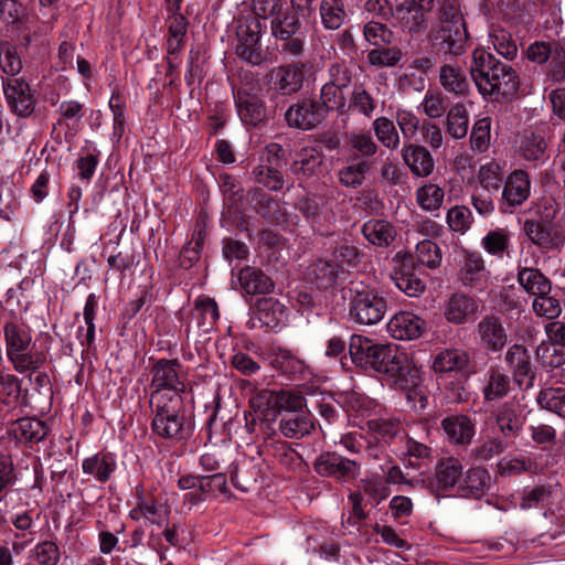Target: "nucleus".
<instances>
[{"label":"nucleus","mask_w":565,"mask_h":565,"mask_svg":"<svg viewBox=\"0 0 565 565\" xmlns=\"http://www.w3.org/2000/svg\"><path fill=\"white\" fill-rule=\"evenodd\" d=\"M479 347L488 353L501 352L508 343L509 335L500 316L484 315L475 327Z\"/></svg>","instance_id":"13"},{"label":"nucleus","mask_w":565,"mask_h":565,"mask_svg":"<svg viewBox=\"0 0 565 565\" xmlns=\"http://www.w3.org/2000/svg\"><path fill=\"white\" fill-rule=\"evenodd\" d=\"M523 231L529 241L544 254L558 253L565 245V227L561 223L525 221Z\"/></svg>","instance_id":"11"},{"label":"nucleus","mask_w":565,"mask_h":565,"mask_svg":"<svg viewBox=\"0 0 565 565\" xmlns=\"http://www.w3.org/2000/svg\"><path fill=\"white\" fill-rule=\"evenodd\" d=\"M469 364V354L462 349H445L433 361L436 373H449L465 370Z\"/></svg>","instance_id":"41"},{"label":"nucleus","mask_w":565,"mask_h":565,"mask_svg":"<svg viewBox=\"0 0 565 565\" xmlns=\"http://www.w3.org/2000/svg\"><path fill=\"white\" fill-rule=\"evenodd\" d=\"M154 397V401H149L152 412V433L168 440L188 439L191 436L192 426L182 396L173 395L172 398H162L156 395Z\"/></svg>","instance_id":"3"},{"label":"nucleus","mask_w":565,"mask_h":565,"mask_svg":"<svg viewBox=\"0 0 565 565\" xmlns=\"http://www.w3.org/2000/svg\"><path fill=\"white\" fill-rule=\"evenodd\" d=\"M269 81L274 89L285 96L298 93L305 83V64L290 63L273 68Z\"/></svg>","instance_id":"22"},{"label":"nucleus","mask_w":565,"mask_h":565,"mask_svg":"<svg viewBox=\"0 0 565 565\" xmlns=\"http://www.w3.org/2000/svg\"><path fill=\"white\" fill-rule=\"evenodd\" d=\"M233 97L237 115L245 126L258 127L269 119L263 86L252 72L241 75L239 84L233 88Z\"/></svg>","instance_id":"5"},{"label":"nucleus","mask_w":565,"mask_h":565,"mask_svg":"<svg viewBox=\"0 0 565 565\" xmlns=\"http://www.w3.org/2000/svg\"><path fill=\"white\" fill-rule=\"evenodd\" d=\"M238 281L244 292L250 296L267 295L275 288V284L268 275L252 266H245L239 270Z\"/></svg>","instance_id":"34"},{"label":"nucleus","mask_w":565,"mask_h":565,"mask_svg":"<svg viewBox=\"0 0 565 565\" xmlns=\"http://www.w3.org/2000/svg\"><path fill=\"white\" fill-rule=\"evenodd\" d=\"M387 344L375 343L373 340L353 334L349 343V353L352 362L364 370L379 372Z\"/></svg>","instance_id":"16"},{"label":"nucleus","mask_w":565,"mask_h":565,"mask_svg":"<svg viewBox=\"0 0 565 565\" xmlns=\"http://www.w3.org/2000/svg\"><path fill=\"white\" fill-rule=\"evenodd\" d=\"M516 281L519 286L530 296L550 295L552 290L551 279L539 268L521 262L516 267Z\"/></svg>","instance_id":"27"},{"label":"nucleus","mask_w":565,"mask_h":565,"mask_svg":"<svg viewBox=\"0 0 565 565\" xmlns=\"http://www.w3.org/2000/svg\"><path fill=\"white\" fill-rule=\"evenodd\" d=\"M494 51L505 60L512 61L518 54V45L510 32L494 30L490 35Z\"/></svg>","instance_id":"62"},{"label":"nucleus","mask_w":565,"mask_h":565,"mask_svg":"<svg viewBox=\"0 0 565 565\" xmlns=\"http://www.w3.org/2000/svg\"><path fill=\"white\" fill-rule=\"evenodd\" d=\"M371 168L372 162L370 160H360L348 164L339 170V182L345 188L356 189L363 184Z\"/></svg>","instance_id":"50"},{"label":"nucleus","mask_w":565,"mask_h":565,"mask_svg":"<svg viewBox=\"0 0 565 565\" xmlns=\"http://www.w3.org/2000/svg\"><path fill=\"white\" fill-rule=\"evenodd\" d=\"M441 427L450 443L456 445H468L471 443L476 425L466 415L446 417L441 420Z\"/></svg>","instance_id":"35"},{"label":"nucleus","mask_w":565,"mask_h":565,"mask_svg":"<svg viewBox=\"0 0 565 565\" xmlns=\"http://www.w3.org/2000/svg\"><path fill=\"white\" fill-rule=\"evenodd\" d=\"M531 193V180L529 173L522 169L512 171L502 188L499 200V209L502 213L511 214L514 210L527 201Z\"/></svg>","instance_id":"15"},{"label":"nucleus","mask_w":565,"mask_h":565,"mask_svg":"<svg viewBox=\"0 0 565 565\" xmlns=\"http://www.w3.org/2000/svg\"><path fill=\"white\" fill-rule=\"evenodd\" d=\"M403 57V52L396 46L373 49L367 53L369 64L377 67H394Z\"/></svg>","instance_id":"59"},{"label":"nucleus","mask_w":565,"mask_h":565,"mask_svg":"<svg viewBox=\"0 0 565 565\" xmlns=\"http://www.w3.org/2000/svg\"><path fill=\"white\" fill-rule=\"evenodd\" d=\"M116 468V458L111 452H97L82 462L83 471L103 483L110 479Z\"/></svg>","instance_id":"39"},{"label":"nucleus","mask_w":565,"mask_h":565,"mask_svg":"<svg viewBox=\"0 0 565 565\" xmlns=\"http://www.w3.org/2000/svg\"><path fill=\"white\" fill-rule=\"evenodd\" d=\"M267 396V404L277 409L279 415L286 412H303L306 399L302 392L298 390H279L263 393Z\"/></svg>","instance_id":"36"},{"label":"nucleus","mask_w":565,"mask_h":565,"mask_svg":"<svg viewBox=\"0 0 565 565\" xmlns=\"http://www.w3.org/2000/svg\"><path fill=\"white\" fill-rule=\"evenodd\" d=\"M495 74L497 76H494L483 97L495 102L514 97L520 88V77L516 70L504 63Z\"/></svg>","instance_id":"25"},{"label":"nucleus","mask_w":565,"mask_h":565,"mask_svg":"<svg viewBox=\"0 0 565 565\" xmlns=\"http://www.w3.org/2000/svg\"><path fill=\"white\" fill-rule=\"evenodd\" d=\"M415 258L417 265L425 266L429 269H436L441 264L443 254L435 242L430 239H423L416 244Z\"/></svg>","instance_id":"54"},{"label":"nucleus","mask_w":565,"mask_h":565,"mask_svg":"<svg viewBox=\"0 0 565 565\" xmlns=\"http://www.w3.org/2000/svg\"><path fill=\"white\" fill-rule=\"evenodd\" d=\"M365 429L377 441L391 444L396 437L403 433L401 422L386 418L370 419L365 423Z\"/></svg>","instance_id":"48"},{"label":"nucleus","mask_w":565,"mask_h":565,"mask_svg":"<svg viewBox=\"0 0 565 565\" xmlns=\"http://www.w3.org/2000/svg\"><path fill=\"white\" fill-rule=\"evenodd\" d=\"M49 433L45 423L34 417H24L15 422L13 434L18 441L36 444L43 440Z\"/></svg>","instance_id":"42"},{"label":"nucleus","mask_w":565,"mask_h":565,"mask_svg":"<svg viewBox=\"0 0 565 565\" xmlns=\"http://www.w3.org/2000/svg\"><path fill=\"white\" fill-rule=\"evenodd\" d=\"M2 89L10 110L19 117L34 113L36 98L28 82L21 77H2Z\"/></svg>","instance_id":"14"},{"label":"nucleus","mask_w":565,"mask_h":565,"mask_svg":"<svg viewBox=\"0 0 565 565\" xmlns=\"http://www.w3.org/2000/svg\"><path fill=\"white\" fill-rule=\"evenodd\" d=\"M468 33L458 6L445 1L438 10V22L428 32V39L437 54L445 57L463 53Z\"/></svg>","instance_id":"2"},{"label":"nucleus","mask_w":565,"mask_h":565,"mask_svg":"<svg viewBox=\"0 0 565 565\" xmlns=\"http://www.w3.org/2000/svg\"><path fill=\"white\" fill-rule=\"evenodd\" d=\"M444 190L434 183H427L417 189L416 201L426 211L438 210L444 202Z\"/></svg>","instance_id":"56"},{"label":"nucleus","mask_w":565,"mask_h":565,"mask_svg":"<svg viewBox=\"0 0 565 565\" xmlns=\"http://www.w3.org/2000/svg\"><path fill=\"white\" fill-rule=\"evenodd\" d=\"M270 35L274 39V50L286 57H299L305 52L306 35L300 18L284 9L270 20Z\"/></svg>","instance_id":"6"},{"label":"nucleus","mask_w":565,"mask_h":565,"mask_svg":"<svg viewBox=\"0 0 565 565\" xmlns=\"http://www.w3.org/2000/svg\"><path fill=\"white\" fill-rule=\"evenodd\" d=\"M504 361L519 383L525 377L531 381L534 379L535 372L531 363V356L524 345H511L505 352Z\"/></svg>","instance_id":"37"},{"label":"nucleus","mask_w":565,"mask_h":565,"mask_svg":"<svg viewBox=\"0 0 565 565\" xmlns=\"http://www.w3.org/2000/svg\"><path fill=\"white\" fill-rule=\"evenodd\" d=\"M372 129L379 142L388 150H396L401 146L399 134L387 117H377L372 122Z\"/></svg>","instance_id":"51"},{"label":"nucleus","mask_w":565,"mask_h":565,"mask_svg":"<svg viewBox=\"0 0 565 565\" xmlns=\"http://www.w3.org/2000/svg\"><path fill=\"white\" fill-rule=\"evenodd\" d=\"M236 56L250 66H262L271 62V52L262 45V25L252 21L237 29Z\"/></svg>","instance_id":"7"},{"label":"nucleus","mask_w":565,"mask_h":565,"mask_svg":"<svg viewBox=\"0 0 565 565\" xmlns=\"http://www.w3.org/2000/svg\"><path fill=\"white\" fill-rule=\"evenodd\" d=\"M401 156L411 172L418 178H425L433 173L435 160L427 148L416 143H405Z\"/></svg>","instance_id":"29"},{"label":"nucleus","mask_w":565,"mask_h":565,"mask_svg":"<svg viewBox=\"0 0 565 565\" xmlns=\"http://www.w3.org/2000/svg\"><path fill=\"white\" fill-rule=\"evenodd\" d=\"M327 198L320 194H308L301 198L298 203V210L303 216L310 220L312 223L320 221L322 210L327 205Z\"/></svg>","instance_id":"61"},{"label":"nucleus","mask_w":565,"mask_h":565,"mask_svg":"<svg viewBox=\"0 0 565 565\" xmlns=\"http://www.w3.org/2000/svg\"><path fill=\"white\" fill-rule=\"evenodd\" d=\"M340 273V265L333 259H319L309 267V277L319 289L332 287Z\"/></svg>","instance_id":"47"},{"label":"nucleus","mask_w":565,"mask_h":565,"mask_svg":"<svg viewBox=\"0 0 565 565\" xmlns=\"http://www.w3.org/2000/svg\"><path fill=\"white\" fill-rule=\"evenodd\" d=\"M478 312V300L460 291L451 294L443 305V316L445 320L456 326L473 321Z\"/></svg>","instance_id":"20"},{"label":"nucleus","mask_w":565,"mask_h":565,"mask_svg":"<svg viewBox=\"0 0 565 565\" xmlns=\"http://www.w3.org/2000/svg\"><path fill=\"white\" fill-rule=\"evenodd\" d=\"M319 13L321 23L327 30H338L347 17L342 0H321Z\"/></svg>","instance_id":"49"},{"label":"nucleus","mask_w":565,"mask_h":565,"mask_svg":"<svg viewBox=\"0 0 565 565\" xmlns=\"http://www.w3.org/2000/svg\"><path fill=\"white\" fill-rule=\"evenodd\" d=\"M218 318V307L213 298L200 296L195 300L192 310V319L196 321L199 329H202L203 332H207L213 328Z\"/></svg>","instance_id":"43"},{"label":"nucleus","mask_w":565,"mask_h":565,"mask_svg":"<svg viewBox=\"0 0 565 565\" xmlns=\"http://www.w3.org/2000/svg\"><path fill=\"white\" fill-rule=\"evenodd\" d=\"M349 301V318L361 326L379 323L387 311L386 299L374 288L362 281L352 282L342 290Z\"/></svg>","instance_id":"4"},{"label":"nucleus","mask_w":565,"mask_h":565,"mask_svg":"<svg viewBox=\"0 0 565 565\" xmlns=\"http://www.w3.org/2000/svg\"><path fill=\"white\" fill-rule=\"evenodd\" d=\"M348 142L352 150L365 158L364 160L375 156L379 150V146L369 132H352Z\"/></svg>","instance_id":"64"},{"label":"nucleus","mask_w":565,"mask_h":565,"mask_svg":"<svg viewBox=\"0 0 565 565\" xmlns=\"http://www.w3.org/2000/svg\"><path fill=\"white\" fill-rule=\"evenodd\" d=\"M546 139L547 128L545 125L525 131L520 145V151L524 159L533 162H544L548 158Z\"/></svg>","instance_id":"30"},{"label":"nucleus","mask_w":565,"mask_h":565,"mask_svg":"<svg viewBox=\"0 0 565 565\" xmlns=\"http://www.w3.org/2000/svg\"><path fill=\"white\" fill-rule=\"evenodd\" d=\"M491 139V118L483 117L478 119L471 129L470 146L473 151L479 153L489 149Z\"/></svg>","instance_id":"57"},{"label":"nucleus","mask_w":565,"mask_h":565,"mask_svg":"<svg viewBox=\"0 0 565 565\" xmlns=\"http://www.w3.org/2000/svg\"><path fill=\"white\" fill-rule=\"evenodd\" d=\"M458 277L465 287L481 288L487 280L483 258L478 253L465 252Z\"/></svg>","instance_id":"31"},{"label":"nucleus","mask_w":565,"mask_h":565,"mask_svg":"<svg viewBox=\"0 0 565 565\" xmlns=\"http://www.w3.org/2000/svg\"><path fill=\"white\" fill-rule=\"evenodd\" d=\"M181 364L177 359H159L151 367L150 399L154 396L162 398H172V396H182L185 385L180 379L179 372Z\"/></svg>","instance_id":"8"},{"label":"nucleus","mask_w":565,"mask_h":565,"mask_svg":"<svg viewBox=\"0 0 565 565\" xmlns=\"http://www.w3.org/2000/svg\"><path fill=\"white\" fill-rule=\"evenodd\" d=\"M326 117L324 108L319 106V100L312 98H305L291 105L285 114L287 124L301 130L315 129Z\"/></svg>","instance_id":"19"},{"label":"nucleus","mask_w":565,"mask_h":565,"mask_svg":"<svg viewBox=\"0 0 565 565\" xmlns=\"http://www.w3.org/2000/svg\"><path fill=\"white\" fill-rule=\"evenodd\" d=\"M469 117L462 104L452 106L446 119L447 132L455 139H462L468 134Z\"/></svg>","instance_id":"53"},{"label":"nucleus","mask_w":565,"mask_h":565,"mask_svg":"<svg viewBox=\"0 0 565 565\" xmlns=\"http://www.w3.org/2000/svg\"><path fill=\"white\" fill-rule=\"evenodd\" d=\"M268 356L274 369L287 374L291 379H306L310 373L306 362L288 349L271 345Z\"/></svg>","instance_id":"26"},{"label":"nucleus","mask_w":565,"mask_h":565,"mask_svg":"<svg viewBox=\"0 0 565 565\" xmlns=\"http://www.w3.org/2000/svg\"><path fill=\"white\" fill-rule=\"evenodd\" d=\"M362 234L369 243L377 247H387L396 238L395 227L385 220H369L362 226Z\"/></svg>","instance_id":"40"},{"label":"nucleus","mask_w":565,"mask_h":565,"mask_svg":"<svg viewBox=\"0 0 565 565\" xmlns=\"http://www.w3.org/2000/svg\"><path fill=\"white\" fill-rule=\"evenodd\" d=\"M404 462L407 467L420 469L434 460L433 448L411 436H406Z\"/></svg>","instance_id":"44"},{"label":"nucleus","mask_w":565,"mask_h":565,"mask_svg":"<svg viewBox=\"0 0 565 565\" xmlns=\"http://www.w3.org/2000/svg\"><path fill=\"white\" fill-rule=\"evenodd\" d=\"M495 423L504 439L515 437L524 424L519 404L514 401L501 404L495 411Z\"/></svg>","instance_id":"33"},{"label":"nucleus","mask_w":565,"mask_h":565,"mask_svg":"<svg viewBox=\"0 0 565 565\" xmlns=\"http://www.w3.org/2000/svg\"><path fill=\"white\" fill-rule=\"evenodd\" d=\"M315 472L339 483H350L361 473V463L337 451L321 452L313 461Z\"/></svg>","instance_id":"9"},{"label":"nucleus","mask_w":565,"mask_h":565,"mask_svg":"<svg viewBox=\"0 0 565 565\" xmlns=\"http://www.w3.org/2000/svg\"><path fill=\"white\" fill-rule=\"evenodd\" d=\"M282 315V306L273 297L257 299L249 307L248 326L250 329L278 327Z\"/></svg>","instance_id":"23"},{"label":"nucleus","mask_w":565,"mask_h":565,"mask_svg":"<svg viewBox=\"0 0 565 565\" xmlns=\"http://www.w3.org/2000/svg\"><path fill=\"white\" fill-rule=\"evenodd\" d=\"M427 329L426 321L411 311H398L387 322L388 334L401 341H412L420 338Z\"/></svg>","instance_id":"21"},{"label":"nucleus","mask_w":565,"mask_h":565,"mask_svg":"<svg viewBox=\"0 0 565 565\" xmlns=\"http://www.w3.org/2000/svg\"><path fill=\"white\" fill-rule=\"evenodd\" d=\"M537 403L542 408L565 418V388L547 387L540 392Z\"/></svg>","instance_id":"55"},{"label":"nucleus","mask_w":565,"mask_h":565,"mask_svg":"<svg viewBox=\"0 0 565 565\" xmlns=\"http://www.w3.org/2000/svg\"><path fill=\"white\" fill-rule=\"evenodd\" d=\"M377 373L393 379L397 385L414 384L420 379L419 369L414 363L413 358L393 344H387L385 358H383Z\"/></svg>","instance_id":"10"},{"label":"nucleus","mask_w":565,"mask_h":565,"mask_svg":"<svg viewBox=\"0 0 565 565\" xmlns=\"http://www.w3.org/2000/svg\"><path fill=\"white\" fill-rule=\"evenodd\" d=\"M345 105V96L342 88L329 84L322 86L320 93L319 106L324 108V114L330 110L341 109Z\"/></svg>","instance_id":"63"},{"label":"nucleus","mask_w":565,"mask_h":565,"mask_svg":"<svg viewBox=\"0 0 565 565\" xmlns=\"http://www.w3.org/2000/svg\"><path fill=\"white\" fill-rule=\"evenodd\" d=\"M511 388L510 377L499 367H490L487 373V382L482 388L487 402L501 399L508 395Z\"/></svg>","instance_id":"45"},{"label":"nucleus","mask_w":565,"mask_h":565,"mask_svg":"<svg viewBox=\"0 0 565 565\" xmlns=\"http://www.w3.org/2000/svg\"><path fill=\"white\" fill-rule=\"evenodd\" d=\"M536 355L543 365L558 367L565 363V345L542 342L536 349Z\"/></svg>","instance_id":"60"},{"label":"nucleus","mask_w":565,"mask_h":565,"mask_svg":"<svg viewBox=\"0 0 565 565\" xmlns=\"http://www.w3.org/2000/svg\"><path fill=\"white\" fill-rule=\"evenodd\" d=\"M481 191L497 194L503 181L502 167L494 161L482 164L478 172Z\"/></svg>","instance_id":"52"},{"label":"nucleus","mask_w":565,"mask_h":565,"mask_svg":"<svg viewBox=\"0 0 565 565\" xmlns=\"http://www.w3.org/2000/svg\"><path fill=\"white\" fill-rule=\"evenodd\" d=\"M280 434L288 439H301L315 430V420L310 413H281L278 422Z\"/></svg>","instance_id":"28"},{"label":"nucleus","mask_w":565,"mask_h":565,"mask_svg":"<svg viewBox=\"0 0 565 565\" xmlns=\"http://www.w3.org/2000/svg\"><path fill=\"white\" fill-rule=\"evenodd\" d=\"M284 150L277 143L266 147L265 156L260 158L252 174L255 182L271 191H279L284 186V177L280 171Z\"/></svg>","instance_id":"12"},{"label":"nucleus","mask_w":565,"mask_h":565,"mask_svg":"<svg viewBox=\"0 0 565 565\" xmlns=\"http://www.w3.org/2000/svg\"><path fill=\"white\" fill-rule=\"evenodd\" d=\"M2 333L6 355L18 373L34 372L44 363L42 353H32L33 337L31 328L23 318L10 311L3 321Z\"/></svg>","instance_id":"1"},{"label":"nucleus","mask_w":565,"mask_h":565,"mask_svg":"<svg viewBox=\"0 0 565 565\" xmlns=\"http://www.w3.org/2000/svg\"><path fill=\"white\" fill-rule=\"evenodd\" d=\"M508 446V441L499 437H481L471 449L470 458L476 462H488L500 456Z\"/></svg>","instance_id":"46"},{"label":"nucleus","mask_w":565,"mask_h":565,"mask_svg":"<svg viewBox=\"0 0 565 565\" xmlns=\"http://www.w3.org/2000/svg\"><path fill=\"white\" fill-rule=\"evenodd\" d=\"M439 84L447 93L457 97H465L470 92V82L465 72L451 64L440 66Z\"/></svg>","instance_id":"38"},{"label":"nucleus","mask_w":565,"mask_h":565,"mask_svg":"<svg viewBox=\"0 0 565 565\" xmlns=\"http://www.w3.org/2000/svg\"><path fill=\"white\" fill-rule=\"evenodd\" d=\"M510 233L504 228H497L490 231L482 238V247L484 250L493 256L502 257L503 254L508 250L510 245Z\"/></svg>","instance_id":"58"},{"label":"nucleus","mask_w":565,"mask_h":565,"mask_svg":"<svg viewBox=\"0 0 565 565\" xmlns=\"http://www.w3.org/2000/svg\"><path fill=\"white\" fill-rule=\"evenodd\" d=\"M463 497L480 499L492 489V477L484 467H471L466 471L461 483Z\"/></svg>","instance_id":"32"},{"label":"nucleus","mask_w":565,"mask_h":565,"mask_svg":"<svg viewBox=\"0 0 565 565\" xmlns=\"http://www.w3.org/2000/svg\"><path fill=\"white\" fill-rule=\"evenodd\" d=\"M393 18L403 32L413 36L427 30L429 10L425 9L422 2L402 0L396 3Z\"/></svg>","instance_id":"18"},{"label":"nucleus","mask_w":565,"mask_h":565,"mask_svg":"<svg viewBox=\"0 0 565 565\" xmlns=\"http://www.w3.org/2000/svg\"><path fill=\"white\" fill-rule=\"evenodd\" d=\"M462 463L458 458L445 457L437 461L434 476L428 480L427 489L431 492L454 489L462 475Z\"/></svg>","instance_id":"24"},{"label":"nucleus","mask_w":565,"mask_h":565,"mask_svg":"<svg viewBox=\"0 0 565 565\" xmlns=\"http://www.w3.org/2000/svg\"><path fill=\"white\" fill-rule=\"evenodd\" d=\"M495 55L483 47H477L472 51L469 72L478 92L483 96L488 92L497 71L503 66Z\"/></svg>","instance_id":"17"}]
</instances>
